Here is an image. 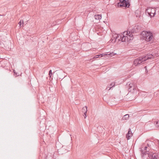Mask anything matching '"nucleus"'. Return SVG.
I'll list each match as a JSON object with an SVG mask.
<instances>
[{
    "label": "nucleus",
    "instance_id": "obj_4",
    "mask_svg": "<svg viewBox=\"0 0 159 159\" xmlns=\"http://www.w3.org/2000/svg\"><path fill=\"white\" fill-rule=\"evenodd\" d=\"M120 2L117 4L118 6L119 7H129L130 4L128 0H119Z\"/></svg>",
    "mask_w": 159,
    "mask_h": 159
},
{
    "label": "nucleus",
    "instance_id": "obj_21",
    "mask_svg": "<svg viewBox=\"0 0 159 159\" xmlns=\"http://www.w3.org/2000/svg\"><path fill=\"white\" fill-rule=\"evenodd\" d=\"M144 68L145 70V72L146 74H147L148 73V70L147 69V67L146 66L144 67Z\"/></svg>",
    "mask_w": 159,
    "mask_h": 159
},
{
    "label": "nucleus",
    "instance_id": "obj_5",
    "mask_svg": "<svg viewBox=\"0 0 159 159\" xmlns=\"http://www.w3.org/2000/svg\"><path fill=\"white\" fill-rule=\"evenodd\" d=\"M143 37L144 39L146 41L148 42L151 40L153 37V35L152 33L147 32L145 33V34L143 35Z\"/></svg>",
    "mask_w": 159,
    "mask_h": 159
},
{
    "label": "nucleus",
    "instance_id": "obj_14",
    "mask_svg": "<svg viewBox=\"0 0 159 159\" xmlns=\"http://www.w3.org/2000/svg\"><path fill=\"white\" fill-rule=\"evenodd\" d=\"M82 111L84 113V114H86L87 111V106L83 107L82 109Z\"/></svg>",
    "mask_w": 159,
    "mask_h": 159
},
{
    "label": "nucleus",
    "instance_id": "obj_7",
    "mask_svg": "<svg viewBox=\"0 0 159 159\" xmlns=\"http://www.w3.org/2000/svg\"><path fill=\"white\" fill-rule=\"evenodd\" d=\"M116 36L115 40H116L119 37V35L118 34H116ZM119 35L120 36L121 38H122V40H123V38L124 39L123 41H125V42L128 41V37L127 36H125L124 34H121L120 35Z\"/></svg>",
    "mask_w": 159,
    "mask_h": 159
},
{
    "label": "nucleus",
    "instance_id": "obj_19",
    "mask_svg": "<svg viewBox=\"0 0 159 159\" xmlns=\"http://www.w3.org/2000/svg\"><path fill=\"white\" fill-rule=\"evenodd\" d=\"M106 55H107V54L102 53V54L98 55V56H99V57H102L103 56H106Z\"/></svg>",
    "mask_w": 159,
    "mask_h": 159
},
{
    "label": "nucleus",
    "instance_id": "obj_13",
    "mask_svg": "<svg viewBox=\"0 0 159 159\" xmlns=\"http://www.w3.org/2000/svg\"><path fill=\"white\" fill-rule=\"evenodd\" d=\"M95 19L99 20L102 18V15H95L94 16Z\"/></svg>",
    "mask_w": 159,
    "mask_h": 159
},
{
    "label": "nucleus",
    "instance_id": "obj_26",
    "mask_svg": "<svg viewBox=\"0 0 159 159\" xmlns=\"http://www.w3.org/2000/svg\"><path fill=\"white\" fill-rule=\"evenodd\" d=\"M14 74H16V75H18L17 74V73H16L15 72V70H14Z\"/></svg>",
    "mask_w": 159,
    "mask_h": 159
},
{
    "label": "nucleus",
    "instance_id": "obj_11",
    "mask_svg": "<svg viewBox=\"0 0 159 159\" xmlns=\"http://www.w3.org/2000/svg\"><path fill=\"white\" fill-rule=\"evenodd\" d=\"M115 83L113 82L111 83L110 85H108L107 86L106 89H108V88H109V89H108V90H109L111 89L112 87H114L115 86Z\"/></svg>",
    "mask_w": 159,
    "mask_h": 159
},
{
    "label": "nucleus",
    "instance_id": "obj_10",
    "mask_svg": "<svg viewBox=\"0 0 159 159\" xmlns=\"http://www.w3.org/2000/svg\"><path fill=\"white\" fill-rule=\"evenodd\" d=\"M141 153H142V156L143 157L144 155H146L147 154L148 155L149 153H148V150L145 151L144 150L141 149Z\"/></svg>",
    "mask_w": 159,
    "mask_h": 159
},
{
    "label": "nucleus",
    "instance_id": "obj_29",
    "mask_svg": "<svg viewBox=\"0 0 159 159\" xmlns=\"http://www.w3.org/2000/svg\"><path fill=\"white\" fill-rule=\"evenodd\" d=\"M128 32H127V33H126V34H128Z\"/></svg>",
    "mask_w": 159,
    "mask_h": 159
},
{
    "label": "nucleus",
    "instance_id": "obj_1",
    "mask_svg": "<svg viewBox=\"0 0 159 159\" xmlns=\"http://www.w3.org/2000/svg\"><path fill=\"white\" fill-rule=\"evenodd\" d=\"M154 58V56L152 54H148L146 56L139 57L135 59L134 61V64L136 66H138L139 65L143 64L144 62L147 60Z\"/></svg>",
    "mask_w": 159,
    "mask_h": 159
},
{
    "label": "nucleus",
    "instance_id": "obj_9",
    "mask_svg": "<svg viewBox=\"0 0 159 159\" xmlns=\"http://www.w3.org/2000/svg\"><path fill=\"white\" fill-rule=\"evenodd\" d=\"M132 135V133L131 129L129 128L128 130V131L127 134L126 135V137L127 140H129L130 137Z\"/></svg>",
    "mask_w": 159,
    "mask_h": 159
},
{
    "label": "nucleus",
    "instance_id": "obj_22",
    "mask_svg": "<svg viewBox=\"0 0 159 159\" xmlns=\"http://www.w3.org/2000/svg\"><path fill=\"white\" fill-rule=\"evenodd\" d=\"M122 38L120 37V39H118L119 41H121L122 42H125V41H123V40L124 39L123 38V40H122Z\"/></svg>",
    "mask_w": 159,
    "mask_h": 159
},
{
    "label": "nucleus",
    "instance_id": "obj_23",
    "mask_svg": "<svg viewBox=\"0 0 159 159\" xmlns=\"http://www.w3.org/2000/svg\"><path fill=\"white\" fill-rule=\"evenodd\" d=\"M94 57L96 58H99V56H98V55H97L95 56Z\"/></svg>",
    "mask_w": 159,
    "mask_h": 159
},
{
    "label": "nucleus",
    "instance_id": "obj_28",
    "mask_svg": "<svg viewBox=\"0 0 159 159\" xmlns=\"http://www.w3.org/2000/svg\"><path fill=\"white\" fill-rule=\"evenodd\" d=\"M147 146L149 147V145L148 144H147Z\"/></svg>",
    "mask_w": 159,
    "mask_h": 159
},
{
    "label": "nucleus",
    "instance_id": "obj_3",
    "mask_svg": "<svg viewBox=\"0 0 159 159\" xmlns=\"http://www.w3.org/2000/svg\"><path fill=\"white\" fill-rule=\"evenodd\" d=\"M142 27L140 24H137L131 30V33L129 36H133V33H135L139 32L141 30Z\"/></svg>",
    "mask_w": 159,
    "mask_h": 159
},
{
    "label": "nucleus",
    "instance_id": "obj_27",
    "mask_svg": "<svg viewBox=\"0 0 159 159\" xmlns=\"http://www.w3.org/2000/svg\"><path fill=\"white\" fill-rule=\"evenodd\" d=\"M155 123V122H154V123H152V125H154Z\"/></svg>",
    "mask_w": 159,
    "mask_h": 159
},
{
    "label": "nucleus",
    "instance_id": "obj_24",
    "mask_svg": "<svg viewBox=\"0 0 159 159\" xmlns=\"http://www.w3.org/2000/svg\"><path fill=\"white\" fill-rule=\"evenodd\" d=\"M86 114H84L83 115V116H84V118H86V117H87V116H86Z\"/></svg>",
    "mask_w": 159,
    "mask_h": 159
},
{
    "label": "nucleus",
    "instance_id": "obj_17",
    "mask_svg": "<svg viewBox=\"0 0 159 159\" xmlns=\"http://www.w3.org/2000/svg\"><path fill=\"white\" fill-rule=\"evenodd\" d=\"M157 128L159 129V120L157 121L154 125Z\"/></svg>",
    "mask_w": 159,
    "mask_h": 159
},
{
    "label": "nucleus",
    "instance_id": "obj_16",
    "mask_svg": "<svg viewBox=\"0 0 159 159\" xmlns=\"http://www.w3.org/2000/svg\"><path fill=\"white\" fill-rule=\"evenodd\" d=\"M20 27H21L23 26L24 22L23 20H21L18 23Z\"/></svg>",
    "mask_w": 159,
    "mask_h": 159
},
{
    "label": "nucleus",
    "instance_id": "obj_30",
    "mask_svg": "<svg viewBox=\"0 0 159 159\" xmlns=\"http://www.w3.org/2000/svg\"><path fill=\"white\" fill-rule=\"evenodd\" d=\"M158 159H159V157H158Z\"/></svg>",
    "mask_w": 159,
    "mask_h": 159
},
{
    "label": "nucleus",
    "instance_id": "obj_6",
    "mask_svg": "<svg viewBox=\"0 0 159 159\" xmlns=\"http://www.w3.org/2000/svg\"><path fill=\"white\" fill-rule=\"evenodd\" d=\"M126 86L127 87H128V91L129 92L132 93H134V90H136V87H135L134 83H130L129 82H128Z\"/></svg>",
    "mask_w": 159,
    "mask_h": 159
},
{
    "label": "nucleus",
    "instance_id": "obj_18",
    "mask_svg": "<svg viewBox=\"0 0 159 159\" xmlns=\"http://www.w3.org/2000/svg\"><path fill=\"white\" fill-rule=\"evenodd\" d=\"M116 54V53H115L114 52H112V53H109L108 54H107V55H108L109 57H111L113 56H114Z\"/></svg>",
    "mask_w": 159,
    "mask_h": 159
},
{
    "label": "nucleus",
    "instance_id": "obj_12",
    "mask_svg": "<svg viewBox=\"0 0 159 159\" xmlns=\"http://www.w3.org/2000/svg\"><path fill=\"white\" fill-rule=\"evenodd\" d=\"M135 15L137 17H140L141 15V13L140 11L137 10L135 12Z\"/></svg>",
    "mask_w": 159,
    "mask_h": 159
},
{
    "label": "nucleus",
    "instance_id": "obj_25",
    "mask_svg": "<svg viewBox=\"0 0 159 159\" xmlns=\"http://www.w3.org/2000/svg\"><path fill=\"white\" fill-rule=\"evenodd\" d=\"M147 147H144V148L143 149L145 151H146V150H147Z\"/></svg>",
    "mask_w": 159,
    "mask_h": 159
},
{
    "label": "nucleus",
    "instance_id": "obj_8",
    "mask_svg": "<svg viewBox=\"0 0 159 159\" xmlns=\"http://www.w3.org/2000/svg\"><path fill=\"white\" fill-rule=\"evenodd\" d=\"M148 157L151 159H158L159 154L149 153L148 154Z\"/></svg>",
    "mask_w": 159,
    "mask_h": 159
},
{
    "label": "nucleus",
    "instance_id": "obj_2",
    "mask_svg": "<svg viewBox=\"0 0 159 159\" xmlns=\"http://www.w3.org/2000/svg\"><path fill=\"white\" fill-rule=\"evenodd\" d=\"M145 13L150 16L151 18L153 17L156 14V10L155 8L149 7L146 10Z\"/></svg>",
    "mask_w": 159,
    "mask_h": 159
},
{
    "label": "nucleus",
    "instance_id": "obj_20",
    "mask_svg": "<svg viewBox=\"0 0 159 159\" xmlns=\"http://www.w3.org/2000/svg\"><path fill=\"white\" fill-rule=\"evenodd\" d=\"M49 77L50 78L51 77V76L52 75V73L51 70H50L49 71Z\"/></svg>",
    "mask_w": 159,
    "mask_h": 159
},
{
    "label": "nucleus",
    "instance_id": "obj_31",
    "mask_svg": "<svg viewBox=\"0 0 159 159\" xmlns=\"http://www.w3.org/2000/svg\"><path fill=\"white\" fill-rule=\"evenodd\" d=\"M142 92L143 93H144V92Z\"/></svg>",
    "mask_w": 159,
    "mask_h": 159
},
{
    "label": "nucleus",
    "instance_id": "obj_15",
    "mask_svg": "<svg viewBox=\"0 0 159 159\" xmlns=\"http://www.w3.org/2000/svg\"><path fill=\"white\" fill-rule=\"evenodd\" d=\"M129 115L128 114H126V115H125V116H124L123 117L122 119V120H127V119H128V118H129Z\"/></svg>",
    "mask_w": 159,
    "mask_h": 159
}]
</instances>
